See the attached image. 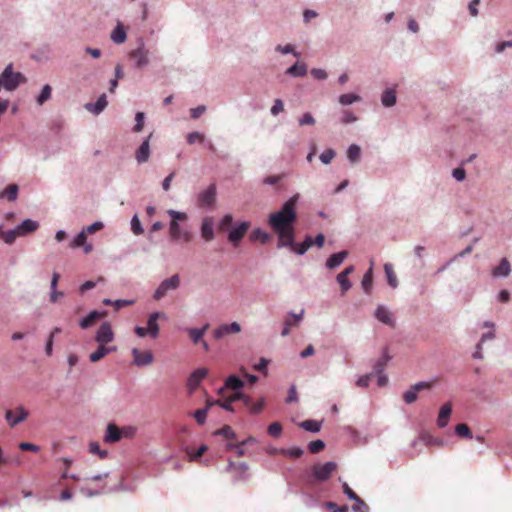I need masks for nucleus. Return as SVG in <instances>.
Segmentation results:
<instances>
[{"mask_svg": "<svg viewBox=\"0 0 512 512\" xmlns=\"http://www.w3.org/2000/svg\"><path fill=\"white\" fill-rule=\"evenodd\" d=\"M511 271V266L506 258H503L498 266L493 269V276H508Z\"/></svg>", "mask_w": 512, "mask_h": 512, "instance_id": "29", "label": "nucleus"}, {"mask_svg": "<svg viewBox=\"0 0 512 512\" xmlns=\"http://www.w3.org/2000/svg\"><path fill=\"white\" fill-rule=\"evenodd\" d=\"M51 87L49 85H45L40 93V95L37 98V103L39 105H42L45 101L50 99L51 97Z\"/></svg>", "mask_w": 512, "mask_h": 512, "instance_id": "50", "label": "nucleus"}, {"mask_svg": "<svg viewBox=\"0 0 512 512\" xmlns=\"http://www.w3.org/2000/svg\"><path fill=\"white\" fill-rule=\"evenodd\" d=\"M282 453L292 458H299L302 456L303 450L301 448L294 447L287 450H282Z\"/></svg>", "mask_w": 512, "mask_h": 512, "instance_id": "62", "label": "nucleus"}, {"mask_svg": "<svg viewBox=\"0 0 512 512\" xmlns=\"http://www.w3.org/2000/svg\"><path fill=\"white\" fill-rule=\"evenodd\" d=\"M299 195L289 198L277 212L271 213L268 217V224L278 235V243L292 244L295 237L294 223L297 219L296 206Z\"/></svg>", "mask_w": 512, "mask_h": 512, "instance_id": "1", "label": "nucleus"}, {"mask_svg": "<svg viewBox=\"0 0 512 512\" xmlns=\"http://www.w3.org/2000/svg\"><path fill=\"white\" fill-rule=\"evenodd\" d=\"M360 155L361 149L358 145L353 144L348 148L347 157L352 163L357 162L360 159Z\"/></svg>", "mask_w": 512, "mask_h": 512, "instance_id": "38", "label": "nucleus"}, {"mask_svg": "<svg viewBox=\"0 0 512 512\" xmlns=\"http://www.w3.org/2000/svg\"><path fill=\"white\" fill-rule=\"evenodd\" d=\"M243 385L244 383L239 377L231 375L225 380V385L219 390V393L222 394L224 389H231L235 392H239L238 390H240Z\"/></svg>", "mask_w": 512, "mask_h": 512, "instance_id": "26", "label": "nucleus"}, {"mask_svg": "<svg viewBox=\"0 0 512 512\" xmlns=\"http://www.w3.org/2000/svg\"><path fill=\"white\" fill-rule=\"evenodd\" d=\"M347 256H348V252L347 251H341V252L332 254L328 258V260L326 262V266L329 269H334V268L338 267L339 265H341L342 262L346 259Z\"/></svg>", "mask_w": 512, "mask_h": 512, "instance_id": "27", "label": "nucleus"}, {"mask_svg": "<svg viewBox=\"0 0 512 512\" xmlns=\"http://www.w3.org/2000/svg\"><path fill=\"white\" fill-rule=\"evenodd\" d=\"M205 139V136L204 134H201L199 132H191L187 135L186 137V140H187V143L192 145L196 142H203Z\"/></svg>", "mask_w": 512, "mask_h": 512, "instance_id": "53", "label": "nucleus"}, {"mask_svg": "<svg viewBox=\"0 0 512 512\" xmlns=\"http://www.w3.org/2000/svg\"><path fill=\"white\" fill-rule=\"evenodd\" d=\"M115 338L114 332L112 330V326L109 322H103L100 327L98 328L96 335H95V341L98 344H105L111 343Z\"/></svg>", "mask_w": 512, "mask_h": 512, "instance_id": "5", "label": "nucleus"}, {"mask_svg": "<svg viewBox=\"0 0 512 512\" xmlns=\"http://www.w3.org/2000/svg\"><path fill=\"white\" fill-rule=\"evenodd\" d=\"M375 317L382 323L388 325V326H391V327H394L395 326V321L392 317V314L390 313V311L384 307V306H379L376 311H375Z\"/></svg>", "mask_w": 512, "mask_h": 512, "instance_id": "21", "label": "nucleus"}, {"mask_svg": "<svg viewBox=\"0 0 512 512\" xmlns=\"http://www.w3.org/2000/svg\"><path fill=\"white\" fill-rule=\"evenodd\" d=\"M107 105H108V101H107L106 95H105V94H102V95L98 98V100L96 101V103H94V104H93V103H87V104L85 105V108H86L88 111H90V112H92V113H94V114L98 115V114H100V113H101V112L106 108V106H107Z\"/></svg>", "mask_w": 512, "mask_h": 512, "instance_id": "23", "label": "nucleus"}, {"mask_svg": "<svg viewBox=\"0 0 512 512\" xmlns=\"http://www.w3.org/2000/svg\"><path fill=\"white\" fill-rule=\"evenodd\" d=\"M168 215L171 217V221H185L187 220V214L184 213V212H179V211H176V210H168L167 211Z\"/></svg>", "mask_w": 512, "mask_h": 512, "instance_id": "55", "label": "nucleus"}, {"mask_svg": "<svg viewBox=\"0 0 512 512\" xmlns=\"http://www.w3.org/2000/svg\"><path fill=\"white\" fill-rule=\"evenodd\" d=\"M120 434L122 439H133L137 434V428L132 425L120 427Z\"/></svg>", "mask_w": 512, "mask_h": 512, "instance_id": "37", "label": "nucleus"}, {"mask_svg": "<svg viewBox=\"0 0 512 512\" xmlns=\"http://www.w3.org/2000/svg\"><path fill=\"white\" fill-rule=\"evenodd\" d=\"M336 279L341 287L342 294H345L351 288V282L348 277L344 276L342 273H339Z\"/></svg>", "mask_w": 512, "mask_h": 512, "instance_id": "44", "label": "nucleus"}, {"mask_svg": "<svg viewBox=\"0 0 512 512\" xmlns=\"http://www.w3.org/2000/svg\"><path fill=\"white\" fill-rule=\"evenodd\" d=\"M455 432L459 437L472 438V433L469 426L465 423L458 424L455 427Z\"/></svg>", "mask_w": 512, "mask_h": 512, "instance_id": "39", "label": "nucleus"}, {"mask_svg": "<svg viewBox=\"0 0 512 512\" xmlns=\"http://www.w3.org/2000/svg\"><path fill=\"white\" fill-rule=\"evenodd\" d=\"M452 412V405L450 402H447L442 405L439 411V415L437 418V425L440 428H444L448 424V420L450 418Z\"/></svg>", "mask_w": 512, "mask_h": 512, "instance_id": "22", "label": "nucleus"}, {"mask_svg": "<svg viewBox=\"0 0 512 512\" xmlns=\"http://www.w3.org/2000/svg\"><path fill=\"white\" fill-rule=\"evenodd\" d=\"M382 104L385 107H392L396 103V92L393 89H387L381 96Z\"/></svg>", "mask_w": 512, "mask_h": 512, "instance_id": "34", "label": "nucleus"}, {"mask_svg": "<svg viewBox=\"0 0 512 512\" xmlns=\"http://www.w3.org/2000/svg\"><path fill=\"white\" fill-rule=\"evenodd\" d=\"M106 312L92 311L85 318L80 321V326L83 329H87L92 326L97 320L104 318Z\"/></svg>", "mask_w": 512, "mask_h": 512, "instance_id": "25", "label": "nucleus"}, {"mask_svg": "<svg viewBox=\"0 0 512 512\" xmlns=\"http://www.w3.org/2000/svg\"><path fill=\"white\" fill-rule=\"evenodd\" d=\"M384 271L387 277V282L392 288H396L398 286V280L396 273L394 272L393 266L390 263H386L384 265Z\"/></svg>", "mask_w": 512, "mask_h": 512, "instance_id": "33", "label": "nucleus"}, {"mask_svg": "<svg viewBox=\"0 0 512 512\" xmlns=\"http://www.w3.org/2000/svg\"><path fill=\"white\" fill-rule=\"evenodd\" d=\"M233 217L231 214L225 215L219 223V230H226L232 224Z\"/></svg>", "mask_w": 512, "mask_h": 512, "instance_id": "64", "label": "nucleus"}, {"mask_svg": "<svg viewBox=\"0 0 512 512\" xmlns=\"http://www.w3.org/2000/svg\"><path fill=\"white\" fill-rule=\"evenodd\" d=\"M18 191V185L10 184L2 192H0V198H7L8 201H15L18 196Z\"/></svg>", "mask_w": 512, "mask_h": 512, "instance_id": "30", "label": "nucleus"}, {"mask_svg": "<svg viewBox=\"0 0 512 512\" xmlns=\"http://www.w3.org/2000/svg\"><path fill=\"white\" fill-rule=\"evenodd\" d=\"M39 227L38 222L26 219L20 225L17 226V231L20 236L27 235L29 233L35 232Z\"/></svg>", "mask_w": 512, "mask_h": 512, "instance_id": "24", "label": "nucleus"}, {"mask_svg": "<svg viewBox=\"0 0 512 512\" xmlns=\"http://www.w3.org/2000/svg\"><path fill=\"white\" fill-rule=\"evenodd\" d=\"M169 232H170V236H171L172 240L177 241L180 239L182 231L180 229L178 222H176V221L170 222Z\"/></svg>", "mask_w": 512, "mask_h": 512, "instance_id": "46", "label": "nucleus"}, {"mask_svg": "<svg viewBox=\"0 0 512 512\" xmlns=\"http://www.w3.org/2000/svg\"><path fill=\"white\" fill-rule=\"evenodd\" d=\"M126 37V32L121 24H118L111 33L112 41L117 44L124 43Z\"/></svg>", "mask_w": 512, "mask_h": 512, "instance_id": "32", "label": "nucleus"}, {"mask_svg": "<svg viewBox=\"0 0 512 512\" xmlns=\"http://www.w3.org/2000/svg\"><path fill=\"white\" fill-rule=\"evenodd\" d=\"M268 433L272 437H275V438L279 437L282 433L281 424L279 422H274V423L270 424L268 427Z\"/></svg>", "mask_w": 512, "mask_h": 512, "instance_id": "54", "label": "nucleus"}, {"mask_svg": "<svg viewBox=\"0 0 512 512\" xmlns=\"http://www.w3.org/2000/svg\"><path fill=\"white\" fill-rule=\"evenodd\" d=\"M250 228V222L244 221L241 222L238 226H236L234 229H232L228 235V240L234 244V246H237L238 243L242 240V238L247 233L248 229Z\"/></svg>", "mask_w": 512, "mask_h": 512, "instance_id": "12", "label": "nucleus"}, {"mask_svg": "<svg viewBox=\"0 0 512 512\" xmlns=\"http://www.w3.org/2000/svg\"><path fill=\"white\" fill-rule=\"evenodd\" d=\"M315 119L312 116L311 113H304L303 116L299 119V125L305 126V125H314Z\"/></svg>", "mask_w": 512, "mask_h": 512, "instance_id": "59", "label": "nucleus"}, {"mask_svg": "<svg viewBox=\"0 0 512 512\" xmlns=\"http://www.w3.org/2000/svg\"><path fill=\"white\" fill-rule=\"evenodd\" d=\"M241 331V326L237 322L231 324H222L213 331V337L216 340L222 339L229 334H237Z\"/></svg>", "mask_w": 512, "mask_h": 512, "instance_id": "9", "label": "nucleus"}, {"mask_svg": "<svg viewBox=\"0 0 512 512\" xmlns=\"http://www.w3.org/2000/svg\"><path fill=\"white\" fill-rule=\"evenodd\" d=\"M159 318H165V314L162 312H154L150 314L147 321V330L149 336L153 339L157 338L159 335V325L157 323Z\"/></svg>", "mask_w": 512, "mask_h": 512, "instance_id": "15", "label": "nucleus"}, {"mask_svg": "<svg viewBox=\"0 0 512 512\" xmlns=\"http://www.w3.org/2000/svg\"><path fill=\"white\" fill-rule=\"evenodd\" d=\"M334 157L335 152L332 149H327L320 155V160L324 164H329Z\"/></svg>", "mask_w": 512, "mask_h": 512, "instance_id": "58", "label": "nucleus"}, {"mask_svg": "<svg viewBox=\"0 0 512 512\" xmlns=\"http://www.w3.org/2000/svg\"><path fill=\"white\" fill-rule=\"evenodd\" d=\"M86 240H87V234H86V231H81L75 238L74 240L70 243V247L71 248H78V247H82L85 245L86 243Z\"/></svg>", "mask_w": 512, "mask_h": 512, "instance_id": "43", "label": "nucleus"}, {"mask_svg": "<svg viewBox=\"0 0 512 512\" xmlns=\"http://www.w3.org/2000/svg\"><path fill=\"white\" fill-rule=\"evenodd\" d=\"M134 363L137 366H146L153 362V354L151 351H140L137 348L132 350Z\"/></svg>", "mask_w": 512, "mask_h": 512, "instance_id": "16", "label": "nucleus"}, {"mask_svg": "<svg viewBox=\"0 0 512 512\" xmlns=\"http://www.w3.org/2000/svg\"><path fill=\"white\" fill-rule=\"evenodd\" d=\"M120 427L114 423H109L106 428L104 441L106 443H116L121 440Z\"/></svg>", "mask_w": 512, "mask_h": 512, "instance_id": "20", "label": "nucleus"}, {"mask_svg": "<svg viewBox=\"0 0 512 512\" xmlns=\"http://www.w3.org/2000/svg\"><path fill=\"white\" fill-rule=\"evenodd\" d=\"M343 492L349 499L356 501L360 505H365L360 497L349 487L347 483L343 484Z\"/></svg>", "mask_w": 512, "mask_h": 512, "instance_id": "47", "label": "nucleus"}, {"mask_svg": "<svg viewBox=\"0 0 512 512\" xmlns=\"http://www.w3.org/2000/svg\"><path fill=\"white\" fill-rule=\"evenodd\" d=\"M201 236L202 238L209 242L214 239V219L213 217H204L201 223Z\"/></svg>", "mask_w": 512, "mask_h": 512, "instance_id": "14", "label": "nucleus"}, {"mask_svg": "<svg viewBox=\"0 0 512 512\" xmlns=\"http://www.w3.org/2000/svg\"><path fill=\"white\" fill-rule=\"evenodd\" d=\"M337 464L329 461L324 464H316L312 468L313 476L318 481H326L330 478L332 473L336 470Z\"/></svg>", "mask_w": 512, "mask_h": 512, "instance_id": "4", "label": "nucleus"}, {"mask_svg": "<svg viewBox=\"0 0 512 512\" xmlns=\"http://www.w3.org/2000/svg\"><path fill=\"white\" fill-rule=\"evenodd\" d=\"M359 100H360V97L358 95L352 94V93L343 94L339 97V102L342 105H350Z\"/></svg>", "mask_w": 512, "mask_h": 512, "instance_id": "48", "label": "nucleus"}, {"mask_svg": "<svg viewBox=\"0 0 512 512\" xmlns=\"http://www.w3.org/2000/svg\"><path fill=\"white\" fill-rule=\"evenodd\" d=\"M206 368H198L193 371L187 380V389L190 393L194 392L200 385L201 381L207 376Z\"/></svg>", "mask_w": 512, "mask_h": 512, "instance_id": "8", "label": "nucleus"}, {"mask_svg": "<svg viewBox=\"0 0 512 512\" xmlns=\"http://www.w3.org/2000/svg\"><path fill=\"white\" fill-rule=\"evenodd\" d=\"M216 201V185L210 184L207 189L202 191L198 196L200 207H211Z\"/></svg>", "mask_w": 512, "mask_h": 512, "instance_id": "7", "label": "nucleus"}, {"mask_svg": "<svg viewBox=\"0 0 512 512\" xmlns=\"http://www.w3.org/2000/svg\"><path fill=\"white\" fill-rule=\"evenodd\" d=\"M129 57L136 62V66L139 68L148 63V52L144 49L143 46L132 50L129 53Z\"/></svg>", "mask_w": 512, "mask_h": 512, "instance_id": "19", "label": "nucleus"}, {"mask_svg": "<svg viewBox=\"0 0 512 512\" xmlns=\"http://www.w3.org/2000/svg\"><path fill=\"white\" fill-rule=\"evenodd\" d=\"M117 350L116 346H107L105 344H98V348L96 351L92 352L89 356L91 362L96 363L103 359L109 353L115 352Z\"/></svg>", "mask_w": 512, "mask_h": 512, "instance_id": "18", "label": "nucleus"}, {"mask_svg": "<svg viewBox=\"0 0 512 512\" xmlns=\"http://www.w3.org/2000/svg\"><path fill=\"white\" fill-rule=\"evenodd\" d=\"M207 449L208 447L206 445H201L195 453H190L187 451L190 461H195L200 458L207 451Z\"/></svg>", "mask_w": 512, "mask_h": 512, "instance_id": "63", "label": "nucleus"}, {"mask_svg": "<svg viewBox=\"0 0 512 512\" xmlns=\"http://www.w3.org/2000/svg\"><path fill=\"white\" fill-rule=\"evenodd\" d=\"M238 400H242L244 405H250L251 402V398L249 396H246L241 392H235L233 395L227 397L226 399H221L219 406L227 411L233 412L234 408L232 407V403Z\"/></svg>", "mask_w": 512, "mask_h": 512, "instance_id": "11", "label": "nucleus"}, {"mask_svg": "<svg viewBox=\"0 0 512 512\" xmlns=\"http://www.w3.org/2000/svg\"><path fill=\"white\" fill-rule=\"evenodd\" d=\"M152 137V134H150L140 145V147L137 149L135 153V158L139 164L145 163L148 161L150 157V139Z\"/></svg>", "mask_w": 512, "mask_h": 512, "instance_id": "17", "label": "nucleus"}, {"mask_svg": "<svg viewBox=\"0 0 512 512\" xmlns=\"http://www.w3.org/2000/svg\"><path fill=\"white\" fill-rule=\"evenodd\" d=\"M373 283V271L372 266L369 268V270L364 274L362 279V287L366 293H369L372 288Z\"/></svg>", "mask_w": 512, "mask_h": 512, "instance_id": "36", "label": "nucleus"}, {"mask_svg": "<svg viewBox=\"0 0 512 512\" xmlns=\"http://www.w3.org/2000/svg\"><path fill=\"white\" fill-rule=\"evenodd\" d=\"M215 435H221L226 439L235 438V433L229 425L223 426L221 429H218L214 432Z\"/></svg>", "mask_w": 512, "mask_h": 512, "instance_id": "49", "label": "nucleus"}, {"mask_svg": "<svg viewBox=\"0 0 512 512\" xmlns=\"http://www.w3.org/2000/svg\"><path fill=\"white\" fill-rule=\"evenodd\" d=\"M308 448L311 453L316 454L325 448V443L322 440L311 441Z\"/></svg>", "mask_w": 512, "mask_h": 512, "instance_id": "51", "label": "nucleus"}, {"mask_svg": "<svg viewBox=\"0 0 512 512\" xmlns=\"http://www.w3.org/2000/svg\"><path fill=\"white\" fill-rule=\"evenodd\" d=\"M390 360V356L387 353H384L382 357L376 362L374 366L375 373L380 374L384 370L385 366Z\"/></svg>", "mask_w": 512, "mask_h": 512, "instance_id": "45", "label": "nucleus"}, {"mask_svg": "<svg viewBox=\"0 0 512 512\" xmlns=\"http://www.w3.org/2000/svg\"><path fill=\"white\" fill-rule=\"evenodd\" d=\"M208 328L209 324H205L202 328H189L187 329V332L192 342L194 344H198L203 339V336Z\"/></svg>", "mask_w": 512, "mask_h": 512, "instance_id": "28", "label": "nucleus"}, {"mask_svg": "<svg viewBox=\"0 0 512 512\" xmlns=\"http://www.w3.org/2000/svg\"><path fill=\"white\" fill-rule=\"evenodd\" d=\"M131 229L135 235L143 233V228L137 215H135L131 220Z\"/></svg>", "mask_w": 512, "mask_h": 512, "instance_id": "56", "label": "nucleus"}, {"mask_svg": "<svg viewBox=\"0 0 512 512\" xmlns=\"http://www.w3.org/2000/svg\"><path fill=\"white\" fill-rule=\"evenodd\" d=\"M434 382H419L415 385L411 386L409 390H407L403 394V399L407 404H411L416 401L417 393L424 389H431L433 387Z\"/></svg>", "mask_w": 512, "mask_h": 512, "instance_id": "6", "label": "nucleus"}, {"mask_svg": "<svg viewBox=\"0 0 512 512\" xmlns=\"http://www.w3.org/2000/svg\"><path fill=\"white\" fill-rule=\"evenodd\" d=\"M269 239V234L260 228L254 229L250 234L251 241H260L261 243L264 244L267 243Z\"/></svg>", "mask_w": 512, "mask_h": 512, "instance_id": "35", "label": "nucleus"}, {"mask_svg": "<svg viewBox=\"0 0 512 512\" xmlns=\"http://www.w3.org/2000/svg\"><path fill=\"white\" fill-rule=\"evenodd\" d=\"M136 124L133 128L135 132H140L143 129L144 126V113L143 112H137L136 113Z\"/></svg>", "mask_w": 512, "mask_h": 512, "instance_id": "60", "label": "nucleus"}, {"mask_svg": "<svg viewBox=\"0 0 512 512\" xmlns=\"http://www.w3.org/2000/svg\"><path fill=\"white\" fill-rule=\"evenodd\" d=\"M295 240V238L293 239ZM279 248L281 247H289L293 252L303 255L310 247L313 246V239L311 236H307L302 243H295L293 241L292 244H280L277 245Z\"/></svg>", "mask_w": 512, "mask_h": 512, "instance_id": "13", "label": "nucleus"}, {"mask_svg": "<svg viewBox=\"0 0 512 512\" xmlns=\"http://www.w3.org/2000/svg\"><path fill=\"white\" fill-rule=\"evenodd\" d=\"M307 73V66L305 63H296L293 66L289 67L286 71V74L294 76V77H301L306 75Z\"/></svg>", "mask_w": 512, "mask_h": 512, "instance_id": "31", "label": "nucleus"}, {"mask_svg": "<svg viewBox=\"0 0 512 512\" xmlns=\"http://www.w3.org/2000/svg\"><path fill=\"white\" fill-rule=\"evenodd\" d=\"M25 82L23 74L12 71V64H9L0 76V88L3 86L8 91H13L17 86Z\"/></svg>", "mask_w": 512, "mask_h": 512, "instance_id": "2", "label": "nucleus"}, {"mask_svg": "<svg viewBox=\"0 0 512 512\" xmlns=\"http://www.w3.org/2000/svg\"><path fill=\"white\" fill-rule=\"evenodd\" d=\"M208 408L198 409L194 412V418L199 425H203L206 421Z\"/></svg>", "mask_w": 512, "mask_h": 512, "instance_id": "52", "label": "nucleus"}, {"mask_svg": "<svg viewBox=\"0 0 512 512\" xmlns=\"http://www.w3.org/2000/svg\"><path fill=\"white\" fill-rule=\"evenodd\" d=\"M300 426L309 432H318L321 428L320 423L315 420H305Z\"/></svg>", "mask_w": 512, "mask_h": 512, "instance_id": "42", "label": "nucleus"}, {"mask_svg": "<svg viewBox=\"0 0 512 512\" xmlns=\"http://www.w3.org/2000/svg\"><path fill=\"white\" fill-rule=\"evenodd\" d=\"M303 314H304V311L302 310L299 314H289L285 321H284V324H286V326H289L290 328L292 326H296L298 325V323L302 320L303 318Z\"/></svg>", "mask_w": 512, "mask_h": 512, "instance_id": "41", "label": "nucleus"}, {"mask_svg": "<svg viewBox=\"0 0 512 512\" xmlns=\"http://www.w3.org/2000/svg\"><path fill=\"white\" fill-rule=\"evenodd\" d=\"M28 417V411L23 407H18L15 410L6 411V420L11 427L23 422Z\"/></svg>", "mask_w": 512, "mask_h": 512, "instance_id": "10", "label": "nucleus"}, {"mask_svg": "<svg viewBox=\"0 0 512 512\" xmlns=\"http://www.w3.org/2000/svg\"><path fill=\"white\" fill-rule=\"evenodd\" d=\"M179 285L180 277L178 274H175L170 278L163 280L154 292V299L160 300L167 294L169 290H175L179 287Z\"/></svg>", "mask_w": 512, "mask_h": 512, "instance_id": "3", "label": "nucleus"}, {"mask_svg": "<svg viewBox=\"0 0 512 512\" xmlns=\"http://www.w3.org/2000/svg\"><path fill=\"white\" fill-rule=\"evenodd\" d=\"M89 451L93 454H98L101 459H104L107 457V451H102L100 449V446L97 442H92L89 445Z\"/></svg>", "mask_w": 512, "mask_h": 512, "instance_id": "57", "label": "nucleus"}, {"mask_svg": "<svg viewBox=\"0 0 512 512\" xmlns=\"http://www.w3.org/2000/svg\"><path fill=\"white\" fill-rule=\"evenodd\" d=\"M0 235L2 236L4 242L7 244H12L16 240V238L20 236L17 229L9 231L1 230Z\"/></svg>", "mask_w": 512, "mask_h": 512, "instance_id": "40", "label": "nucleus"}, {"mask_svg": "<svg viewBox=\"0 0 512 512\" xmlns=\"http://www.w3.org/2000/svg\"><path fill=\"white\" fill-rule=\"evenodd\" d=\"M284 111V104L281 99H276L273 106L271 107V114L276 116Z\"/></svg>", "mask_w": 512, "mask_h": 512, "instance_id": "61", "label": "nucleus"}]
</instances>
